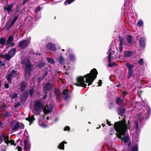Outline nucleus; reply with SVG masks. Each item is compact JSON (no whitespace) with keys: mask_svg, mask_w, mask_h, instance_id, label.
<instances>
[{"mask_svg":"<svg viewBox=\"0 0 151 151\" xmlns=\"http://www.w3.org/2000/svg\"><path fill=\"white\" fill-rule=\"evenodd\" d=\"M106 121L107 122V124H108L109 126H111V124H110V122H109V121H108L107 120H106Z\"/></svg>","mask_w":151,"mask_h":151,"instance_id":"58","label":"nucleus"},{"mask_svg":"<svg viewBox=\"0 0 151 151\" xmlns=\"http://www.w3.org/2000/svg\"><path fill=\"white\" fill-rule=\"evenodd\" d=\"M127 93L126 91H124L122 93V94L123 96H124L127 95Z\"/></svg>","mask_w":151,"mask_h":151,"instance_id":"54","label":"nucleus"},{"mask_svg":"<svg viewBox=\"0 0 151 151\" xmlns=\"http://www.w3.org/2000/svg\"><path fill=\"white\" fill-rule=\"evenodd\" d=\"M47 60L50 63L52 64H54L55 63V61L53 59L47 57L46 58Z\"/></svg>","mask_w":151,"mask_h":151,"instance_id":"36","label":"nucleus"},{"mask_svg":"<svg viewBox=\"0 0 151 151\" xmlns=\"http://www.w3.org/2000/svg\"><path fill=\"white\" fill-rule=\"evenodd\" d=\"M59 62L61 64H63L65 60L64 58L62 56L59 57Z\"/></svg>","mask_w":151,"mask_h":151,"instance_id":"35","label":"nucleus"},{"mask_svg":"<svg viewBox=\"0 0 151 151\" xmlns=\"http://www.w3.org/2000/svg\"><path fill=\"white\" fill-rule=\"evenodd\" d=\"M54 106V103L52 101H50L47 103L46 106L43 109V111L45 114L51 112Z\"/></svg>","mask_w":151,"mask_h":151,"instance_id":"7","label":"nucleus"},{"mask_svg":"<svg viewBox=\"0 0 151 151\" xmlns=\"http://www.w3.org/2000/svg\"><path fill=\"white\" fill-rule=\"evenodd\" d=\"M20 103H18L17 104V105H16V106H15V107H17V106H18L19 105H20Z\"/></svg>","mask_w":151,"mask_h":151,"instance_id":"62","label":"nucleus"},{"mask_svg":"<svg viewBox=\"0 0 151 151\" xmlns=\"http://www.w3.org/2000/svg\"><path fill=\"white\" fill-rule=\"evenodd\" d=\"M119 40V45H123L124 44V40L121 36H119L118 37Z\"/></svg>","mask_w":151,"mask_h":151,"instance_id":"28","label":"nucleus"},{"mask_svg":"<svg viewBox=\"0 0 151 151\" xmlns=\"http://www.w3.org/2000/svg\"><path fill=\"white\" fill-rule=\"evenodd\" d=\"M111 46L110 45L109 47V50L108 52H107V54H108V56L107 57V59L108 62L109 63L107 65L108 67H112L115 66L116 65L115 63H110L111 61Z\"/></svg>","mask_w":151,"mask_h":151,"instance_id":"9","label":"nucleus"},{"mask_svg":"<svg viewBox=\"0 0 151 151\" xmlns=\"http://www.w3.org/2000/svg\"><path fill=\"white\" fill-rule=\"evenodd\" d=\"M143 21L140 19L139 20L138 22L137 25L139 27H142L143 26Z\"/></svg>","mask_w":151,"mask_h":151,"instance_id":"38","label":"nucleus"},{"mask_svg":"<svg viewBox=\"0 0 151 151\" xmlns=\"http://www.w3.org/2000/svg\"><path fill=\"white\" fill-rule=\"evenodd\" d=\"M0 65L1 66H4L5 65V63L2 61H0Z\"/></svg>","mask_w":151,"mask_h":151,"instance_id":"53","label":"nucleus"},{"mask_svg":"<svg viewBox=\"0 0 151 151\" xmlns=\"http://www.w3.org/2000/svg\"><path fill=\"white\" fill-rule=\"evenodd\" d=\"M138 147L137 145H135L132 147L131 151H138Z\"/></svg>","mask_w":151,"mask_h":151,"instance_id":"37","label":"nucleus"},{"mask_svg":"<svg viewBox=\"0 0 151 151\" xmlns=\"http://www.w3.org/2000/svg\"><path fill=\"white\" fill-rule=\"evenodd\" d=\"M116 102L117 104L120 105L122 104L123 100L120 97H117L116 99Z\"/></svg>","mask_w":151,"mask_h":151,"instance_id":"23","label":"nucleus"},{"mask_svg":"<svg viewBox=\"0 0 151 151\" xmlns=\"http://www.w3.org/2000/svg\"><path fill=\"white\" fill-rule=\"evenodd\" d=\"M55 93L57 99H59L60 97L61 94L59 90L58 89H55Z\"/></svg>","mask_w":151,"mask_h":151,"instance_id":"20","label":"nucleus"},{"mask_svg":"<svg viewBox=\"0 0 151 151\" xmlns=\"http://www.w3.org/2000/svg\"><path fill=\"white\" fill-rule=\"evenodd\" d=\"M18 18V15L15 16V17H14L13 19V20L12 21V22H13L15 23V22H16V21L17 19Z\"/></svg>","mask_w":151,"mask_h":151,"instance_id":"45","label":"nucleus"},{"mask_svg":"<svg viewBox=\"0 0 151 151\" xmlns=\"http://www.w3.org/2000/svg\"><path fill=\"white\" fill-rule=\"evenodd\" d=\"M70 129V128L68 127H65L64 129V131H67L68 130L69 131Z\"/></svg>","mask_w":151,"mask_h":151,"instance_id":"51","label":"nucleus"},{"mask_svg":"<svg viewBox=\"0 0 151 151\" xmlns=\"http://www.w3.org/2000/svg\"><path fill=\"white\" fill-rule=\"evenodd\" d=\"M147 84H148L147 86L148 87H151V79H150L148 81Z\"/></svg>","mask_w":151,"mask_h":151,"instance_id":"46","label":"nucleus"},{"mask_svg":"<svg viewBox=\"0 0 151 151\" xmlns=\"http://www.w3.org/2000/svg\"><path fill=\"white\" fill-rule=\"evenodd\" d=\"M45 95H44V96L43 97V99H45L47 97V92L45 91Z\"/></svg>","mask_w":151,"mask_h":151,"instance_id":"52","label":"nucleus"},{"mask_svg":"<svg viewBox=\"0 0 151 151\" xmlns=\"http://www.w3.org/2000/svg\"><path fill=\"white\" fill-rule=\"evenodd\" d=\"M98 83V85H99L98 86H101V83H102L101 81V80H99V82Z\"/></svg>","mask_w":151,"mask_h":151,"instance_id":"55","label":"nucleus"},{"mask_svg":"<svg viewBox=\"0 0 151 151\" xmlns=\"http://www.w3.org/2000/svg\"><path fill=\"white\" fill-rule=\"evenodd\" d=\"M26 2L24 1V0H23V2L22 3V4L23 5H24L25 4H26Z\"/></svg>","mask_w":151,"mask_h":151,"instance_id":"60","label":"nucleus"},{"mask_svg":"<svg viewBox=\"0 0 151 151\" xmlns=\"http://www.w3.org/2000/svg\"><path fill=\"white\" fill-rule=\"evenodd\" d=\"M75 0H66L64 2V4L65 5H67L68 4H70Z\"/></svg>","mask_w":151,"mask_h":151,"instance_id":"40","label":"nucleus"},{"mask_svg":"<svg viewBox=\"0 0 151 151\" xmlns=\"http://www.w3.org/2000/svg\"><path fill=\"white\" fill-rule=\"evenodd\" d=\"M119 51L120 52H121L123 51L122 45H119Z\"/></svg>","mask_w":151,"mask_h":151,"instance_id":"48","label":"nucleus"},{"mask_svg":"<svg viewBox=\"0 0 151 151\" xmlns=\"http://www.w3.org/2000/svg\"><path fill=\"white\" fill-rule=\"evenodd\" d=\"M31 42V38L28 37L27 39L24 40L20 42L18 45V47L20 48L24 49Z\"/></svg>","mask_w":151,"mask_h":151,"instance_id":"8","label":"nucleus"},{"mask_svg":"<svg viewBox=\"0 0 151 151\" xmlns=\"http://www.w3.org/2000/svg\"><path fill=\"white\" fill-rule=\"evenodd\" d=\"M125 111V108L121 106L118 108V111L119 114L122 116Z\"/></svg>","mask_w":151,"mask_h":151,"instance_id":"19","label":"nucleus"},{"mask_svg":"<svg viewBox=\"0 0 151 151\" xmlns=\"http://www.w3.org/2000/svg\"><path fill=\"white\" fill-rule=\"evenodd\" d=\"M41 10V7L40 6H38L36 7L35 9V11L36 12H38Z\"/></svg>","mask_w":151,"mask_h":151,"instance_id":"44","label":"nucleus"},{"mask_svg":"<svg viewBox=\"0 0 151 151\" xmlns=\"http://www.w3.org/2000/svg\"><path fill=\"white\" fill-rule=\"evenodd\" d=\"M33 92L34 91L32 89L29 90V93L31 97L33 95Z\"/></svg>","mask_w":151,"mask_h":151,"instance_id":"47","label":"nucleus"},{"mask_svg":"<svg viewBox=\"0 0 151 151\" xmlns=\"http://www.w3.org/2000/svg\"><path fill=\"white\" fill-rule=\"evenodd\" d=\"M28 97V93L27 92L24 93L23 95L21 96V98L24 99L25 101L27 99Z\"/></svg>","mask_w":151,"mask_h":151,"instance_id":"30","label":"nucleus"},{"mask_svg":"<svg viewBox=\"0 0 151 151\" xmlns=\"http://www.w3.org/2000/svg\"><path fill=\"white\" fill-rule=\"evenodd\" d=\"M10 74L12 77H15L17 76L18 73L17 71L13 70H12Z\"/></svg>","mask_w":151,"mask_h":151,"instance_id":"26","label":"nucleus"},{"mask_svg":"<svg viewBox=\"0 0 151 151\" xmlns=\"http://www.w3.org/2000/svg\"><path fill=\"white\" fill-rule=\"evenodd\" d=\"M27 83L24 81H22L20 85L19 89L21 91H23L26 87Z\"/></svg>","mask_w":151,"mask_h":151,"instance_id":"16","label":"nucleus"},{"mask_svg":"<svg viewBox=\"0 0 151 151\" xmlns=\"http://www.w3.org/2000/svg\"><path fill=\"white\" fill-rule=\"evenodd\" d=\"M47 72H46L44 74H43L42 77V78H41L40 77L38 78V80L39 81L40 79L42 80L43 79L45 78V77L47 76Z\"/></svg>","mask_w":151,"mask_h":151,"instance_id":"42","label":"nucleus"},{"mask_svg":"<svg viewBox=\"0 0 151 151\" xmlns=\"http://www.w3.org/2000/svg\"><path fill=\"white\" fill-rule=\"evenodd\" d=\"M114 127L117 133L116 136L121 139L122 144L123 145L127 143L129 137L128 135L126 134L127 131L128 129H129L130 131L133 130L131 129L129 121L127 123L124 118L122 120L115 122Z\"/></svg>","mask_w":151,"mask_h":151,"instance_id":"1","label":"nucleus"},{"mask_svg":"<svg viewBox=\"0 0 151 151\" xmlns=\"http://www.w3.org/2000/svg\"><path fill=\"white\" fill-rule=\"evenodd\" d=\"M125 65L128 69V78H129L132 76L134 70L133 68L134 67V66L132 64H130L128 63H126Z\"/></svg>","mask_w":151,"mask_h":151,"instance_id":"10","label":"nucleus"},{"mask_svg":"<svg viewBox=\"0 0 151 151\" xmlns=\"http://www.w3.org/2000/svg\"><path fill=\"white\" fill-rule=\"evenodd\" d=\"M39 125L43 128H45L47 127V125L44 124L43 122L41 120H39L38 122Z\"/></svg>","mask_w":151,"mask_h":151,"instance_id":"27","label":"nucleus"},{"mask_svg":"<svg viewBox=\"0 0 151 151\" xmlns=\"http://www.w3.org/2000/svg\"><path fill=\"white\" fill-rule=\"evenodd\" d=\"M49 117H47L46 118V119L47 120H49Z\"/></svg>","mask_w":151,"mask_h":151,"instance_id":"63","label":"nucleus"},{"mask_svg":"<svg viewBox=\"0 0 151 151\" xmlns=\"http://www.w3.org/2000/svg\"><path fill=\"white\" fill-rule=\"evenodd\" d=\"M143 111L140 112V114H137L136 116L137 118L138 119L137 121L135 122V124L136 125L135 132L137 135V137L139 136L140 132V129L138 127V123H140L142 119H147L149 117L150 113V108L148 107L147 108L144 107L143 109Z\"/></svg>","mask_w":151,"mask_h":151,"instance_id":"3","label":"nucleus"},{"mask_svg":"<svg viewBox=\"0 0 151 151\" xmlns=\"http://www.w3.org/2000/svg\"><path fill=\"white\" fill-rule=\"evenodd\" d=\"M124 57L126 58L131 57L133 54V52L130 51H124Z\"/></svg>","mask_w":151,"mask_h":151,"instance_id":"18","label":"nucleus"},{"mask_svg":"<svg viewBox=\"0 0 151 151\" xmlns=\"http://www.w3.org/2000/svg\"><path fill=\"white\" fill-rule=\"evenodd\" d=\"M65 143L66 144L67 143L64 141L61 142L58 146L59 148L61 149L64 150V144Z\"/></svg>","mask_w":151,"mask_h":151,"instance_id":"25","label":"nucleus"},{"mask_svg":"<svg viewBox=\"0 0 151 151\" xmlns=\"http://www.w3.org/2000/svg\"><path fill=\"white\" fill-rule=\"evenodd\" d=\"M12 7L13 6L12 5H7L4 7V10H7L9 14L12 9Z\"/></svg>","mask_w":151,"mask_h":151,"instance_id":"21","label":"nucleus"},{"mask_svg":"<svg viewBox=\"0 0 151 151\" xmlns=\"http://www.w3.org/2000/svg\"><path fill=\"white\" fill-rule=\"evenodd\" d=\"M15 23L12 21V22L10 23V27H12L14 23Z\"/></svg>","mask_w":151,"mask_h":151,"instance_id":"57","label":"nucleus"},{"mask_svg":"<svg viewBox=\"0 0 151 151\" xmlns=\"http://www.w3.org/2000/svg\"><path fill=\"white\" fill-rule=\"evenodd\" d=\"M47 47L48 49L52 51H55L56 48L55 45L51 43H49L47 45Z\"/></svg>","mask_w":151,"mask_h":151,"instance_id":"12","label":"nucleus"},{"mask_svg":"<svg viewBox=\"0 0 151 151\" xmlns=\"http://www.w3.org/2000/svg\"><path fill=\"white\" fill-rule=\"evenodd\" d=\"M62 51H65V50H64V49H62Z\"/></svg>","mask_w":151,"mask_h":151,"instance_id":"64","label":"nucleus"},{"mask_svg":"<svg viewBox=\"0 0 151 151\" xmlns=\"http://www.w3.org/2000/svg\"><path fill=\"white\" fill-rule=\"evenodd\" d=\"M26 119L30 123H31L35 120V119L34 116L33 115L31 117L29 116L28 118H26Z\"/></svg>","mask_w":151,"mask_h":151,"instance_id":"31","label":"nucleus"},{"mask_svg":"<svg viewBox=\"0 0 151 151\" xmlns=\"http://www.w3.org/2000/svg\"><path fill=\"white\" fill-rule=\"evenodd\" d=\"M43 105L41 102L39 100L36 101L34 108L33 112L35 115H37L40 114L42 111Z\"/></svg>","mask_w":151,"mask_h":151,"instance_id":"6","label":"nucleus"},{"mask_svg":"<svg viewBox=\"0 0 151 151\" xmlns=\"http://www.w3.org/2000/svg\"><path fill=\"white\" fill-rule=\"evenodd\" d=\"M4 57L7 60H9L10 58H12L11 56H10L8 53L7 54H5L4 55Z\"/></svg>","mask_w":151,"mask_h":151,"instance_id":"34","label":"nucleus"},{"mask_svg":"<svg viewBox=\"0 0 151 151\" xmlns=\"http://www.w3.org/2000/svg\"><path fill=\"white\" fill-rule=\"evenodd\" d=\"M24 126L23 123L19 122L16 123L14 127H13L12 130L13 132L18 130L19 128L24 129Z\"/></svg>","mask_w":151,"mask_h":151,"instance_id":"11","label":"nucleus"},{"mask_svg":"<svg viewBox=\"0 0 151 151\" xmlns=\"http://www.w3.org/2000/svg\"><path fill=\"white\" fill-rule=\"evenodd\" d=\"M45 64V62H41L39 63L37 65L36 67L41 68L44 66Z\"/></svg>","mask_w":151,"mask_h":151,"instance_id":"29","label":"nucleus"},{"mask_svg":"<svg viewBox=\"0 0 151 151\" xmlns=\"http://www.w3.org/2000/svg\"><path fill=\"white\" fill-rule=\"evenodd\" d=\"M145 39L143 37H141L139 40V43L140 47L142 48H144L145 47Z\"/></svg>","mask_w":151,"mask_h":151,"instance_id":"15","label":"nucleus"},{"mask_svg":"<svg viewBox=\"0 0 151 151\" xmlns=\"http://www.w3.org/2000/svg\"><path fill=\"white\" fill-rule=\"evenodd\" d=\"M58 118H56L55 120H54L55 122H56L58 121Z\"/></svg>","mask_w":151,"mask_h":151,"instance_id":"61","label":"nucleus"},{"mask_svg":"<svg viewBox=\"0 0 151 151\" xmlns=\"http://www.w3.org/2000/svg\"><path fill=\"white\" fill-rule=\"evenodd\" d=\"M138 63L141 65H143L144 64V61L143 59H141L138 61Z\"/></svg>","mask_w":151,"mask_h":151,"instance_id":"43","label":"nucleus"},{"mask_svg":"<svg viewBox=\"0 0 151 151\" xmlns=\"http://www.w3.org/2000/svg\"><path fill=\"white\" fill-rule=\"evenodd\" d=\"M5 40L4 38H0V43L2 45H3L5 44Z\"/></svg>","mask_w":151,"mask_h":151,"instance_id":"41","label":"nucleus"},{"mask_svg":"<svg viewBox=\"0 0 151 151\" xmlns=\"http://www.w3.org/2000/svg\"><path fill=\"white\" fill-rule=\"evenodd\" d=\"M69 58L70 60L72 61H74L76 60V57L73 54H70L69 55Z\"/></svg>","mask_w":151,"mask_h":151,"instance_id":"33","label":"nucleus"},{"mask_svg":"<svg viewBox=\"0 0 151 151\" xmlns=\"http://www.w3.org/2000/svg\"><path fill=\"white\" fill-rule=\"evenodd\" d=\"M16 52V50L15 48H13L8 53L11 56V57H13L15 55Z\"/></svg>","mask_w":151,"mask_h":151,"instance_id":"22","label":"nucleus"},{"mask_svg":"<svg viewBox=\"0 0 151 151\" xmlns=\"http://www.w3.org/2000/svg\"><path fill=\"white\" fill-rule=\"evenodd\" d=\"M3 140L4 142L7 145L9 144H10L11 145H15L14 144V141L13 140H10L9 139V136L6 134H2L0 135V144L2 142Z\"/></svg>","mask_w":151,"mask_h":151,"instance_id":"5","label":"nucleus"},{"mask_svg":"<svg viewBox=\"0 0 151 151\" xmlns=\"http://www.w3.org/2000/svg\"><path fill=\"white\" fill-rule=\"evenodd\" d=\"M127 42L129 43H131L132 41V37L131 35H128L127 36Z\"/></svg>","mask_w":151,"mask_h":151,"instance_id":"24","label":"nucleus"},{"mask_svg":"<svg viewBox=\"0 0 151 151\" xmlns=\"http://www.w3.org/2000/svg\"><path fill=\"white\" fill-rule=\"evenodd\" d=\"M4 86L7 89L9 88V86L8 84L7 83H4Z\"/></svg>","mask_w":151,"mask_h":151,"instance_id":"49","label":"nucleus"},{"mask_svg":"<svg viewBox=\"0 0 151 151\" xmlns=\"http://www.w3.org/2000/svg\"><path fill=\"white\" fill-rule=\"evenodd\" d=\"M11 46L12 47H13L15 43L13 42H12L11 43Z\"/></svg>","mask_w":151,"mask_h":151,"instance_id":"59","label":"nucleus"},{"mask_svg":"<svg viewBox=\"0 0 151 151\" xmlns=\"http://www.w3.org/2000/svg\"><path fill=\"white\" fill-rule=\"evenodd\" d=\"M13 39L14 37L12 35L10 36L7 41L8 43H11V42L13 41Z\"/></svg>","mask_w":151,"mask_h":151,"instance_id":"39","label":"nucleus"},{"mask_svg":"<svg viewBox=\"0 0 151 151\" xmlns=\"http://www.w3.org/2000/svg\"><path fill=\"white\" fill-rule=\"evenodd\" d=\"M17 94L16 93V94H13L12 96V99H14L15 98H17Z\"/></svg>","mask_w":151,"mask_h":151,"instance_id":"50","label":"nucleus"},{"mask_svg":"<svg viewBox=\"0 0 151 151\" xmlns=\"http://www.w3.org/2000/svg\"><path fill=\"white\" fill-rule=\"evenodd\" d=\"M52 88V85L49 83H47L45 85L44 87V89L45 91H51Z\"/></svg>","mask_w":151,"mask_h":151,"instance_id":"13","label":"nucleus"},{"mask_svg":"<svg viewBox=\"0 0 151 151\" xmlns=\"http://www.w3.org/2000/svg\"><path fill=\"white\" fill-rule=\"evenodd\" d=\"M24 149L26 150H28L30 148V144L27 140H25L24 142Z\"/></svg>","mask_w":151,"mask_h":151,"instance_id":"17","label":"nucleus"},{"mask_svg":"<svg viewBox=\"0 0 151 151\" xmlns=\"http://www.w3.org/2000/svg\"><path fill=\"white\" fill-rule=\"evenodd\" d=\"M21 63L25 65L24 70L26 73L30 74L32 69L30 61L27 59L24 60L22 61Z\"/></svg>","mask_w":151,"mask_h":151,"instance_id":"4","label":"nucleus"},{"mask_svg":"<svg viewBox=\"0 0 151 151\" xmlns=\"http://www.w3.org/2000/svg\"><path fill=\"white\" fill-rule=\"evenodd\" d=\"M98 72L96 69L92 70L89 73L83 76H80L76 79L77 83L74 84L77 86L86 87L88 83L89 86L92 84V83L96 78Z\"/></svg>","mask_w":151,"mask_h":151,"instance_id":"2","label":"nucleus"},{"mask_svg":"<svg viewBox=\"0 0 151 151\" xmlns=\"http://www.w3.org/2000/svg\"><path fill=\"white\" fill-rule=\"evenodd\" d=\"M63 95L65 99L67 100L70 97V92L67 89H65L63 91Z\"/></svg>","mask_w":151,"mask_h":151,"instance_id":"14","label":"nucleus"},{"mask_svg":"<svg viewBox=\"0 0 151 151\" xmlns=\"http://www.w3.org/2000/svg\"><path fill=\"white\" fill-rule=\"evenodd\" d=\"M12 76L11 75V74H9L6 76V79L10 83H11V81H12Z\"/></svg>","mask_w":151,"mask_h":151,"instance_id":"32","label":"nucleus"},{"mask_svg":"<svg viewBox=\"0 0 151 151\" xmlns=\"http://www.w3.org/2000/svg\"><path fill=\"white\" fill-rule=\"evenodd\" d=\"M17 149L18 151H22V148L20 147V146H18L17 147Z\"/></svg>","mask_w":151,"mask_h":151,"instance_id":"56","label":"nucleus"}]
</instances>
